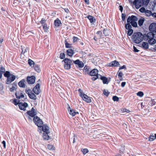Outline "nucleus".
<instances>
[{
    "label": "nucleus",
    "mask_w": 156,
    "mask_h": 156,
    "mask_svg": "<svg viewBox=\"0 0 156 156\" xmlns=\"http://www.w3.org/2000/svg\"><path fill=\"white\" fill-rule=\"evenodd\" d=\"M109 31L107 29H104L103 30V34L105 36L108 35Z\"/></svg>",
    "instance_id": "nucleus-41"
},
{
    "label": "nucleus",
    "mask_w": 156,
    "mask_h": 156,
    "mask_svg": "<svg viewBox=\"0 0 156 156\" xmlns=\"http://www.w3.org/2000/svg\"><path fill=\"white\" fill-rule=\"evenodd\" d=\"M40 130L43 132V138L44 139L48 140L50 139L49 134L50 133L49 127L46 124H44L42 120L40 119Z\"/></svg>",
    "instance_id": "nucleus-1"
},
{
    "label": "nucleus",
    "mask_w": 156,
    "mask_h": 156,
    "mask_svg": "<svg viewBox=\"0 0 156 156\" xmlns=\"http://www.w3.org/2000/svg\"><path fill=\"white\" fill-rule=\"evenodd\" d=\"M2 144H3V146L4 147V148H5L6 147L5 142V141L3 140L2 141Z\"/></svg>",
    "instance_id": "nucleus-63"
},
{
    "label": "nucleus",
    "mask_w": 156,
    "mask_h": 156,
    "mask_svg": "<svg viewBox=\"0 0 156 156\" xmlns=\"http://www.w3.org/2000/svg\"><path fill=\"white\" fill-rule=\"evenodd\" d=\"M144 39V36L140 32L134 33L132 36V40L134 43L139 44Z\"/></svg>",
    "instance_id": "nucleus-2"
},
{
    "label": "nucleus",
    "mask_w": 156,
    "mask_h": 156,
    "mask_svg": "<svg viewBox=\"0 0 156 156\" xmlns=\"http://www.w3.org/2000/svg\"><path fill=\"white\" fill-rule=\"evenodd\" d=\"M73 137V143H74L75 142V140L76 139V138H77V137L76 136L75 134H74Z\"/></svg>",
    "instance_id": "nucleus-60"
},
{
    "label": "nucleus",
    "mask_w": 156,
    "mask_h": 156,
    "mask_svg": "<svg viewBox=\"0 0 156 156\" xmlns=\"http://www.w3.org/2000/svg\"><path fill=\"white\" fill-rule=\"evenodd\" d=\"M68 105V111H69V113L72 116H74L76 114L79 113L78 112H76L73 109H71L69 106Z\"/></svg>",
    "instance_id": "nucleus-13"
},
{
    "label": "nucleus",
    "mask_w": 156,
    "mask_h": 156,
    "mask_svg": "<svg viewBox=\"0 0 156 156\" xmlns=\"http://www.w3.org/2000/svg\"><path fill=\"white\" fill-rule=\"evenodd\" d=\"M46 20L47 19H46L44 18H42L41 19V20L40 22L42 24V25H43L47 24L46 23Z\"/></svg>",
    "instance_id": "nucleus-32"
},
{
    "label": "nucleus",
    "mask_w": 156,
    "mask_h": 156,
    "mask_svg": "<svg viewBox=\"0 0 156 156\" xmlns=\"http://www.w3.org/2000/svg\"><path fill=\"white\" fill-rule=\"evenodd\" d=\"M126 15L125 14L122 13V19L123 21H124L125 20Z\"/></svg>",
    "instance_id": "nucleus-55"
},
{
    "label": "nucleus",
    "mask_w": 156,
    "mask_h": 156,
    "mask_svg": "<svg viewBox=\"0 0 156 156\" xmlns=\"http://www.w3.org/2000/svg\"><path fill=\"white\" fill-rule=\"evenodd\" d=\"M120 65L119 63L116 60H115L109 63V66H118Z\"/></svg>",
    "instance_id": "nucleus-20"
},
{
    "label": "nucleus",
    "mask_w": 156,
    "mask_h": 156,
    "mask_svg": "<svg viewBox=\"0 0 156 156\" xmlns=\"http://www.w3.org/2000/svg\"><path fill=\"white\" fill-rule=\"evenodd\" d=\"M156 101L154 99H152L151 101L150 102V103L152 106L156 104Z\"/></svg>",
    "instance_id": "nucleus-47"
},
{
    "label": "nucleus",
    "mask_w": 156,
    "mask_h": 156,
    "mask_svg": "<svg viewBox=\"0 0 156 156\" xmlns=\"http://www.w3.org/2000/svg\"><path fill=\"white\" fill-rule=\"evenodd\" d=\"M28 105L27 103L24 102L22 103L21 102L19 103V106L20 109L21 110L23 111L26 110V108L28 106Z\"/></svg>",
    "instance_id": "nucleus-8"
},
{
    "label": "nucleus",
    "mask_w": 156,
    "mask_h": 156,
    "mask_svg": "<svg viewBox=\"0 0 156 156\" xmlns=\"http://www.w3.org/2000/svg\"><path fill=\"white\" fill-rule=\"evenodd\" d=\"M97 36H98L99 39L101 38L102 33L101 31H98L96 33Z\"/></svg>",
    "instance_id": "nucleus-33"
},
{
    "label": "nucleus",
    "mask_w": 156,
    "mask_h": 156,
    "mask_svg": "<svg viewBox=\"0 0 156 156\" xmlns=\"http://www.w3.org/2000/svg\"><path fill=\"white\" fill-rule=\"evenodd\" d=\"M143 3L145 5H147L150 2V0H142Z\"/></svg>",
    "instance_id": "nucleus-54"
},
{
    "label": "nucleus",
    "mask_w": 156,
    "mask_h": 156,
    "mask_svg": "<svg viewBox=\"0 0 156 156\" xmlns=\"http://www.w3.org/2000/svg\"><path fill=\"white\" fill-rule=\"evenodd\" d=\"M145 14L147 16H152V13L149 10H146L145 12Z\"/></svg>",
    "instance_id": "nucleus-30"
},
{
    "label": "nucleus",
    "mask_w": 156,
    "mask_h": 156,
    "mask_svg": "<svg viewBox=\"0 0 156 156\" xmlns=\"http://www.w3.org/2000/svg\"><path fill=\"white\" fill-rule=\"evenodd\" d=\"M78 38L75 37H73V41L74 42H76L78 40Z\"/></svg>",
    "instance_id": "nucleus-59"
},
{
    "label": "nucleus",
    "mask_w": 156,
    "mask_h": 156,
    "mask_svg": "<svg viewBox=\"0 0 156 156\" xmlns=\"http://www.w3.org/2000/svg\"><path fill=\"white\" fill-rule=\"evenodd\" d=\"M43 27V29L44 30L45 32H47L48 31L49 29L48 27L47 26V24L42 25Z\"/></svg>",
    "instance_id": "nucleus-31"
},
{
    "label": "nucleus",
    "mask_w": 156,
    "mask_h": 156,
    "mask_svg": "<svg viewBox=\"0 0 156 156\" xmlns=\"http://www.w3.org/2000/svg\"><path fill=\"white\" fill-rule=\"evenodd\" d=\"M73 63L77 64L78 66L80 68L83 67L84 66L83 63L81 61H80L79 59H77L75 61L73 60Z\"/></svg>",
    "instance_id": "nucleus-17"
},
{
    "label": "nucleus",
    "mask_w": 156,
    "mask_h": 156,
    "mask_svg": "<svg viewBox=\"0 0 156 156\" xmlns=\"http://www.w3.org/2000/svg\"><path fill=\"white\" fill-rule=\"evenodd\" d=\"M65 45L66 48H70L71 47V44L67 42H66Z\"/></svg>",
    "instance_id": "nucleus-52"
},
{
    "label": "nucleus",
    "mask_w": 156,
    "mask_h": 156,
    "mask_svg": "<svg viewBox=\"0 0 156 156\" xmlns=\"http://www.w3.org/2000/svg\"><path fill=\"white\" fill-rule=\"evenodd\" d=\"M28 62L30 66H31L33 65H34V62L30 59H29L28 60Z\"/></svg>",
    "instance_id": "nucleus-42"
},
{
    "label": "nucleus",
    "mask_w": 156,
    "mask_h": 156,
    "mask_svg": "<svg viewBox=\"0 0 156 156\" xmlns=\"http://www.w3.org/2000/svg\"><path fill=\"white\" fill-rule=\"evenodd\" d=\"M133 51L134 52H137L139 51V50H138L134 46H133Z\"/></svg>",
    "instance_id": "nucleus-57"
},
{
    "label": "nucleus",
    "mask_w": 156,
    "mask_h": 156,
    "mask_svg": "<svg viewBox=\"0 0 156 156\" xmlns=\"http://www.w3.org/2000/svg\"><path fill=\"white\" fill-rule=\"evenodd\" d=\"M54 24L55 26L58 27L61 24V21L58 19L57 18L54 22Z\"/></svg>",
    "instance_id": "nucleus-25"
},
{
    "label": "nucleus",
    "mask_w": 156,
    "mask_h": 156,
    "mask_svg": "<svg viewBox=\"0 0 156 156\" xmlns=\"http://www.w3.org/2000/svg\"><path fill=\"white\" fill-rule=\"evenodd\" d=\"M136 9H139L141 5V0H135L133 2Z\"/></svg>",
    "instance_id": "nucleus-12"
},
{
    "label": "nucleus",
    "mask_w": 156,
    "mask_h": 156,
    "mask_svg": "<svg viewBox=\"0 0 156 156\" xmlns=\"http://www.w3.org/2000/svg\"><path fill=\"white\" fill-rule=\"evenodd\" d=\"M144 20V19L143 17H142L138 20V24L140 26V27L143 25Z\"/></svg>",
    "instance_id": "nucleus-27"
},
{
    "label": "nucleus",
    "mask_w": 156,
    "mask_h": 156,
    "mask_svg": "<svg viewBox=\"0 0 156 156\" xmlns=\"http://www.w3.org/2000/svg\"><path fill=\"white\" fill-rule=\"evenodd\" d=\"M121 111L123 112H126L127 113H129L130 112V111L129 110L125 108H122Z\"/></svg>",
    "instance_id": "nucleus-48"
},
{
    "label": "nucleus",
    "mask_w": 156,
    "mask_h": 156,
    "mask_svg": "<svg viewBox=\"0 0 156 156\" xmlns=\"http://www.w3.org/2000/svg\"><path fill=\"white\" fill-rule=\"evenodd\" d=\"M149 28L151 31L156 33V23H151L149 26Z\"/></svg>",
    "instance_id": "nucleus-10"
},
{
    "label": "nucleus",
    "mask_w": 156,
    "mask_h": 156,
    "mask_svg": "<svg viewBox=\"0 0 156 156\" xmlns=\"http://www.w3.org/2000/svg\"><path fill=\"white\" fill-rule=\"evenodd\" d=\"M26 33V35H29V36L32 35V34H33L32 32L29 31L27 32Z\"/></svg>",
    "instance_id": "nucleus-58"
},
{
    "label": "nucleus",
    "mask_w": 156,
    "mask_h": 156,
    "mask_svg": "<svg viewBox=\"0 0 156 156\" xmlns=\"http://www.w3.org/2000/svg\"><path fill=\"white\" fill-rule=\"evenodd\" d=\"M15 95L16 98L18 99L23 98L25 99L24 96L21 91L16 92L15 93Z\"/></svg>",
    "instance_id": "nucleus-14"
},
{
    "label": "nucleus",
    "mask_w": 156,
    "mask_h": 156,
    "mask_svg": "<svg viewBox=\"0 0 156 156\" xmlns=\"http://www.w3.org/2000/svg\"><path fill=\"white\" fill-rule=\"evenodd\" d=\"M81 151L83 152V154H85L89 152L88 149L87 148L82 149Z\"/></svg>",
    "instance_id": "nucleus-34"
},
{
    "label": "nucleus",
    "mask_w": 156,
    "mask_h": 156,
    "mask_svg": "<svg viewBox=\"0 0 156 156\" xmlns=\"http://www.w3.org/2000/svg\"><path fill=\"white\" fill-rule=\"evenodd\" d=\"M25 81L23 79L20 81L18 83V85L20 87L22 88H25L26 84L25 83Z\"/></svg>",
    "instance_id": "nucleus-22"
},
{
    "label": "nucleus",
    "mask_w": 156,
    "mask_h": 156,
    "mask_svg": "<svg viewBox=\"0 0 156 156\" xmlns=\"http://www.w3.org/2000/svg\"><path fill=\"white\" fill-rule=\"evenodd\" d=\"M123 75V73L122 72H120L118 74V76L119 78L122 79V77Z\"/></svg>",
    "instance_id": "nucleus-56"
},
{
    "label": "nucleus",
    "mask_w": 156,
    "mask_h": 156,
    "mask_svg": "<svg viewBox=\"0 0 156 156\" xmlns=\"http://www.w3.org/2000/svg\"><path fill=\"white\" fill-rule=\"evenodd\" d=\"M89 74L90 76H99L98 75V70L96 69H94L90 72Z\"/></svg>",
    "instance_id": "nucleus-16"
},
{
    "label": "nucleus",
    "mask_w": 156,
    "mask_h": 156,
    "mask_svg": "<svg viewBox=\"0 0 156 156\" xmlns=\"http://www.w3.org/2000/svg\"><path fill=\"white\" fill-rule=\"evenodd\" d=\"M141 47L146 49H148L149 48V44L148 43L145 42H143Z\"/></svg>",
    "instance_id": "nucleus-24"
},
{
    "label": "nucleus",
    "mask_w": 156,
    "mask_h": 156,
    "mask_svg": "<svg viewBox=\"0 0 156 156\" xmlns=\"http://www.w3.org/2000/svg\"><path fill=\"white\" fill-rule=\"evenodd\" d=\"M22 47V46H21ZM22 51L21 54H24L25 53L27 52L28 50V48L27 47H23V48L22 47Z\"/></svg>",
    "instance_id": "nucleus-29"
},
{
    "label": "nucleus",
    "mask_w": 156,
    "mask_h": 156,
    "mask_svg": "<svg viewBox=\"0 0 156 156\" xmlns=\"http://www.w3.org/2000/svg\"><path fill=\"white\" fill-rule=\"evenodd\" d=\"M103 94L107 96H108L109 94V92H108V91L106 90L105 89L103 91Z\"/></svg>",
    "instance_id": "nucleus-46"
},
{
    "label": "nucleus",
    "mask_w": 156,
    "mask_h": 156,
    "mask_svg": "<svg viewBox=\"0 0 156 156\" xmlns=\"http://www.w3.org/2000/svg\"><path fill=\"white\" fill-rule=\"evenodd\" d=\"M130 23L131 25L134 27H137V23L136 21L130 22Z\"/></svg>",
    "instance_id": "nucleus-36"
},
{
    "label": "nucleus",
    "mask_w": 156,
    "mask_h": 156,
    "mask_svg": "<svg viewBox=\"0 0 156 156\" xmlns=\"http://www.w3.org/2000/svg\"><path fill=\"white\" fill-rule=\"evenodd\" d=\"M16 79L15 76L12 74H11L10 76H9L6 81V83L8 84H10L13 81Z\"/></svg>",
    "instance_id": "nucleus-9"
},
{
    "label": "nucleus",
    "mask_w": 156,
    "mask_h": 156,
    "mask_svg": "<svg viewBox=\"0 0 156 156\" xmlns=\"http://www.w3.org/2000/svg\"><path fill=\"white\" fill-rule=\"evenodd\" d=\"M25 92L26 94H28V96L31 99L35 100L37 98V97L32 92L31 90L29 89L26 90Z\"/></svg>",
    "instance_id": "nucleus-6"
},
{
    "label": "nucleus",
    "mask_w": 156,
    "mask_h": 156,
    "mask_svg": "<svg viewBox=\"0 0 156 156\" xmlns=\"http://www.w3.org/2000/svg\"><path fill=\"white\" fill-rule=\"evenodd\" d=\"M137 96L141 97L143 96L144 93L142 91H139L137 93Z\"/></svg>",
    "instance_id": "nucleus-45"
},
{
    "label": "nucleus",
    "mask_w": 156,
    "mask_h": 156,
    "mask_svg": "<svg viewBox=\"0 0 156 156\" xmlns=\"http://www.w3.org/2000/svg\"><path fill=\"white\" fill-rule=\"evenodd\" d=\"M130 24V22H128L127 24H125V27L126 29L129 30L130 29H132V27Z\"/></svg>",
    "instance_id": "nucleus-28"
},
{
    "label": "nucleus",
    "mask_w": 156,
    "mask_h": 156,
    "mask_svg": "<svg viewBox=\"0 0 156 156\" xmlns=\"http://www.w3.org/2000/svg\"><path fill=\"white\" fill-rule=\"evenodd\" d=\"M87 18L90 20L91 23H95L96 21L95 19H94L93 17L89 15L87 17Z\"/></svg>",
    "instance_id": "nucleus-26"
},
{
    "label": "nucleus",
    "mask_w": 156,
    "mask_h": 156,
    "mask_svg": "<svg viewBox=\"0 0 156 156\" xmlns=\"http://www.w3.org/2000/svg\"><path fill=\"white\" fill-rule=\"evenodd\" d=\"M37 114V111L35 108L33 107L31 110L28 111L25 114L28 117V119L32 121L31 117H33L36 116Z\"/></svg>",
    "instance_id": "nucleus-4"
},
{
    "label": "nucleus",
    "mask_w": 156,
    "mask_h": 156,
    "mask_svg": "<svg viewBox=\"0 0 156 156\" xmlns=\"http://www.w3.org/2000/svg\"><path fill=\"white\" fill-rule=\"evenodd\" d=\"M64 64V68L66 69H70L71 68V65L73 64V60H71L70 59L66 58L63 60Z\"/></svg>",
    "instance_id": "nucleus-5"
},
{
    "label": "nucleus",
    "mask_w": 156,
    "mask_h": 156,
    "mask_svg": "<svg viewBox=\"0 0 156 156\" xmlns=\"http://www.w3.org/2000/svg\"><path fill=\"white\" fill-rule=\"evenodd\" d=\"M124 69H126V66L125 65H123L122 66L120 67L119 68V70H121Z\"/></svg>",
    "instance_id": "nucleus-62"
},
{
    "label": "nucleus",
    "mask_w": 156,
    "mask_h": 156,
    "mask_svg": "<svg viewBox=\"0 0 156 156\" xmlns=\"http://www.w3.org/2000/svg\"><path fill=\"white\" fill-rule=\"evenodd\" d=\"M35 77L34 76H28L27 78V81L29 84H33L34 83Z\"/></svg>",
    "instance_id": "nucleus-7"
},
{
    "label": "nucleus",
    "mask_w": 156,
    "mask_h": 156,
    "mask_svg": "<svg viewBox=\"0 0 156 156\" xmlns=\"http://www.w3.org/2000/svg\"><path fill=\"white\" fill-rule=\"evenodd\" d=\"M138 20L137 18L135 16L132 15L131 16H129L127 20V23L130 22L132 21H136Z\"/></svg>",
    "instance_id": "nucleus-11"
},
{
    "label": "nucleus",
    "mask_w": 156,
    "mask_h": 156,
    "mask_svg": "<svg viewBox=\"0 0 156 156\" xmlns=\"http://www.w3.org/2000/svg\"><path fill=\"white\" fill-rule=\"evenodd\" d=\"M146 10H145V9L143 7H141L140 9V11L142 13H145V12Z\"/></svg>",
    "instance_id": "nucleus-50"
},
{
    "label": "nucleus",
    "mask_w": 156,
    "mask_h": 156,
    "mask_svg": "<svg viewBox=\"0 0 156 156\" xmlns=\"http://www.w3.org/2000/svg\"><path fill=\"white\" fill-rule=\"evenodd\" d=\"M126 82H122V83H121V86L122 87H124L126 85Z\"/></svg>",
    "instance_id": "nucleus-61"
},
{
    "label": "nucleus",
    "mask_w": 156,
    "mask_h": 156,
    "mask_svg": "<svg viewBox=\"0 0 156 156\" xmlns=\"http://www.w3.org/2000/svg\"><path fill=\"white\" fill-rule=\"evenodd\" d=\"M154 34L152 32H149L144 36V39L145 41H147L150 44H154L156 43V40L154 38Z\"/></svg>",
    "instance_id": "nucleus-3"
},
{
    "label": "nucleus",
    "mask_w": 156,
    "mask_h": 156,
    "mask_svg": "<svg viewBox=\"0 0 156 156\" xmlns=\"http://www.w3.org/2000/svg\"><path fill=\"white\" fill-rule=\"evenodd\" d=\"M67 53L68 55L70 57L73 56L74 53V51L71 49H69L67 51Z\"/></svg>",
    "instance_id": "nucleus-23"
},
{
    "label": "nucleus",
    "mask_w": 156,
    "mask_h": 156,
    "mask_svg": "<svg viewBox=\"0 0 156 156\" xmlns=\"http://www.w3.org/2000/svg\"><path fill=\"white\" fill-rule=\"evenodd\" d=\"M133 30L132 29H130L129 30H128L127 34L129 36L131 35L133 33Z\"/></svg>",
    "instance_id": "nucleus-44"
},
{
    "label": "nucleus",
    "mask_w": 156,
    "mask_h": 156,
    "mask_svg": "<svg viewBox=\"0 0 156 156\" xmlns=\"http://www.w3.org/2000/svg\"><path fill=\"white\" fill-rule=\"evenodd\" d=\"M112 99L115 101H119V98L117 96H114L112 97Z\"/></svg>",
    "instance_id": "nucleus-43"
},
{
    "label": "nucleus",
    "mask_w": 156,
    "mask_h": 156,
    "mask_svg": "<svg viewBox=\"0 0 156 156\" xmlns=\"http://www.w3.org/2000/svg\"><path fill=\"white\" fill-rule=\"evenodd\" d=\"M5 68L2 66H0V72L3 73H5Z\"/></svg>",
    "instance_id": "nucleus-40"
},
{
    "label": "nucleus",
    "mask_w": 156,
    "mask_h": 156,
    "mask_svg": "<svg viewBox=\"0 0 156 156\" xmlns=\"http://www.w3.org/2000/svg\"><path fill=\"white\" fill-rule=\"evenodd\" d=\"M98 39L99 38L97 36H95L94 38V39L96 41H98Z\"/></svg>",
    "instance_id": "nucleus-64"
},
{
    "label": "nucleus",
    "mask_w": 156,
    "mask_h": 156,
    "mask_svg": "<svg viewBox=\"0 0 156 156\" xmlns=\"http://www.w3.org/2000/svg\"><path fill=\"white\" fill-rule=\"evenodd\" d=\"M33 91L35 94L38 95L39 94V83H37L34 88Z\"/></svg>",
    "instance_id": "nucleus-18"
},
{
    "label": "nucleus",
    "mask_w": 156,
    "mask_h": 156,
    "mask_svg": "<svg viewBox=\"0 0 156 156\" xmlns=\"http://www.w3.org/2000/svg\"><path fill=\"white\" fill-rule=\"evenodd\" d=\"M13 103L15 105H16L18 104L19 105V103H20V101L19 100H18L16 99H15L13 100Z\"/></svg>",
    "instance_id": "nucleus-39"
},
{
    "label": "nucleus",
    "mask_w": 156,
    "mask_h": 156,
    "mask_svg": "<svg viewBox=\"0 0 156 156\" xmlns=\"http://www.w3.org/2000/svg\"><path fill=\"white\" fill-rule=\"evenodd\" d=\"M33 120L35 124L37 126L39 130V117L37 116H35L33 117Z\"/></svg>",
    "instance_id": "nucleus-15"
},
{
    "label": "nucleus",
    "mask_w": 156,
    "mask_h": 156,
    "mask_svg": "<svg viewBox=\"0 0 156 156\" xmlns=\"http://www.w3.org/2000/svg\"><path fill=\"white\" fill-rule=\"evenodd\" d=\"M65 57V55L64 53H60V58L61 59L64 58Z\"/></svg>",
    "instance_id": "nucleus-49"
},
{
    "label": "nucleus",
    "mask_w": 156,
    "mask_h": 156,
    "mask_svg": "<svg viewBox=\"0 0 156 156\" xmlns=\"http://www.w3.org/2000/svg\"><path fill=\"white\" fill-rule=\"evenodd\" d=\"M78 92L79 95L82 98L83 97V96L85 94L83 93L82 90L81 89H79L78 90Z\"/></svg>",
    "instance_id": "nucleus-35"
},
{
    "label": "nucleus",
    "mask_w": 156,
    "mask_h": 156,
    "mask_svg": "<svg viewBox=\"0 0 156 156\" xmlns=\"http://www.w3.org/2000/svg\"><path fill=\"white\" fill-rule=\"evenodd\" d=\"M83 96L82 98L87 103H90L91 102V100L90 98L86 94L83 95Z\"/></svg>",
    "instance_id": "nucleus-19"
},
{
    "label": "nucleus",
    "mask_w": 156,
    "mask_h": 156,
    "mask_svg": "<svg viewBox=\"0 0 156 156\" xmlns=\"http://www.w3.org/2000/svg\"><path fill=\"white\" fill-rule=\"evenodd\" d=\"M11 74L9 71H6L4 74V76L5 77H7L8 78L9 76H10Z\"/></svg>",
    "instance_id": "nucleus-37"
},
{
    "label": "nucleus",
    "mask_w": 156,
    "mask_h": 156,
    "mask_svg": "<svg viewBox=\"0 0 156 156\" xmlns=\"http://www.w3.org/2000/svg\"><path fill=\"white\" fill-rule=\"evenodd\" d=\"M155 138L153 136H151L149 137V140L150 141H152L154 140Z\"/></svg>",
    "instance_id": "nucleus-51"
},
{
    "label": "nucleus",
    "mask_w": 156,
    "mask_h": 156,
    "mask_svg": "<svg viewBox=\"0 0 156 156\" xmlns=\"http://www.w3.org/2000/svg\"><path fill=\"white\" fill-rule=\"evenodd\" d=\"M99 76L100 77V78L103 81V83L104 84H108V83L109 81H108V79L106 77L104 76H102L100 75Z\"/></svg>",
    "instance_id": "nucleus-21"
},
{
    "label": "nucleus",
    "mask_w": 156,
    "mask_h": 156,
    "mask_svg": "<svg viewBox=\"0 0 156 156\" xmlns=\"http://www.w3.org/2000/svg\"><path fill=\"white\" fill-rule=\"evenodd\" d=\"M99 78V76H94L93 77H92V80H93L94 81L97 79H98Z\"/></svg>",
    "instance_id": "nucleus-53"
},
{
    "label": "nucleus",
    "mask_w": 156,
    "mask_h": 156,
    "mask_svg": "<svg viewBox=\"0 0 156 156\" xmlns=\"http://www.w3.org/2000/svg\"><path fill=\"white\" fill-rule=\"evenodd\" d=\"M47 148L50 150H54V146L50 144H48L47 146Z\"/></svg>",
    "instance_id": "nucleus-38"
}]
</instances>
